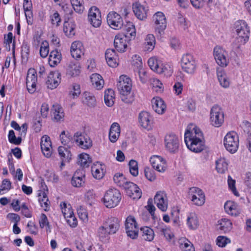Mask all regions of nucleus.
Here are the masks:
<instances>
[{
  "instance_id": "1",
  "label": "nucleus",
  "mask_w": 251,
  "mask_h": 251,
  "mask_svg": "<svg viewBox=\"0 0 251 251\" xmlns=\"http://www.w3.org/2000/svg\"><path fill=\"white\" fill-rule=\"evenodd\" d=\"M184 141L188 149L195 152L201 151L205 147L202 133L197 127L193 128L191 131H186Z\"/></svg>"
},
{
  "instance_id": "2",
  "label": "nucleus",
  "mask_w": 251,
  "mask_h": 251,
  "mask_svg": "<svg viewBox=\"0 0 251 251\" xmlns=\"http://www.w3.org/2000/svg\"><path fill=\"white\" fill-rule=\"evenodd\" d=\"M121 194L120 191L115 188L107 190L103 198L104 205L109 208L116 207L121 200Z\"/></svg>"
},
{
  "instance_id": "3",
  "label": "nucleus",
  "mask_w": 251,
  "mask_h": 251,
  "mask_svg": "<svg viewBox=\"0 0 251 251\" xmlns=\"http://www.w3.org/2000/svg\"><path fill=\"white\" fill-rule=\"evenodd\" d=\"M234 25L239 42L241 44H245L249 39L250 33L249 27L244 20L237 21Z\"/></svg>"
},
{
  "instance_id": "4",
  "label": "nucleus",
  "mask_w": 251,
  "mask_h": 251,
  "mask_svg": "<svg viewBox=\"0 0 251 251\" xmlns=\"http://www.w3.org/2000/svg\"><path fill=\"white\" fill-rule=\"evenodd\" d=\"M224 143L226 150L231 153H235L239 147V140L235 132H229L224 138Z\"/></svg>"
},
{
  "instance_id": "5",
  "label": "nucleus",
  "mask_w": 251,
  "mask_h": 251,
  "mask_svg": "<svg viewBox=\"0 0 251 251\" xmlns=\"http://www.w3.org/2000/svg\"><path fill=\"white\" fill-rule=\"evenodd\" d=\"M152 18L155 24L156 34L160 36L163 35L167 27V20L165 15L163 12L158 11L153 15Z\"/></svg>"
},
{
  "instance_id": "6",
  "label": "nucleus",
  "mask_w": 251,
  "mask_h": 251,
  "mask_svg": "<svg viewBox=\"0 0 251 251\" xmlns=\"http://www.w3.org/2000/svg\"><path fill=\"white\" fill-rule=\"evenodd\" d=\"M210 121L211 125L215 127H220L224 123V113L217 105H214L211 109Z\"/></svg>"
},
{
  "instance_id": "7",
  "label": "nucleus",
  "mask_w": 251,
  "mask_h": 251,
  "mask_svg": "<svg viewBox=\"0 0 251 251\" xmlns=\"http://www.w3.org/2000/svg\"><path fill=\"white\" fill-rule=\"evenodd\" d=\"M213 54L216 63L222 67H226L229 63L227 52L222 47L217 46L214 48Z\"/></svg>"
},
{
  "instance_id": "8",
  "label": "nucleus",
  "mask_w": 251,
  "mask_h": 251,
  "mask_svg": "<svg viewBox=\"0 0 251 251\" xmlns=\"http://www.w3.org/2000/svg\"><path fill=\"white\" fill-rule=\"evenodd\" d=\"M165 145L166 149L171 153L178 151L180 145L178 137L175 134H167L164 139Z\"/></svg>"
},
{
  "instance_id": "9",
  "label": "nucleus",
  "mask_w": 251,
  "mask_h": 251,
  "mask_svg": "<svg viewBox=\"0 0 251 251\" xmlns=\"http://www.w3.org/2000/svg\"><path fill=\"white\" fill-rule=\"evenodd\" d=\"M125 228L128 236L132 239L137 237L139 229L134 217L130 215L127 217L125 222Z\"/></svg>"
},
{
  "instance_id": "10",
  "label": "nucleus",
  "mask_w": 251,
  "mask_h": 251,
  "mask_svg": "<svg viewBox=\"0 0 251 251\" xmlns=\"http://www.w3.org/2000/svg\"><path fill=\"white\" fill-rule=\"evenodd\" d=\"M181 67L183 70L188 74H193L195 73L196 64L191 54L186 53L183 55L181 58Z\"/></svg>"
},
{
  "instance_id": "11",
  "label": "nucleus",
  "mask_w": 251,
  "mask_h": 251,
  "mask_svg": "<svg viewBox=\"0 0 251 251\" xmlns=\"http://www.w3.org/2000/svg\"><path fill=\"white\" fill-rule=\"evenodd\" d=\"M74 140L81 149H88L92 146V141L85 133L77 132L74 134Z\"/></svg>"
},
{
  "instance_id": "12",
  "label": "nucleus",
  "mask_w": 251,
  "mask_h": 251,
  "mask_svg": "<svg viewBox=\"0 0 251 251\" xmlns=\"http://www.w3.org/2000/svg\"><path fill=\"white\" fill-rule=\"evenodd\" d=\"M88 18L89 22L94 27H98L101 25V13L96 6H92L89 9Z\"/></svg>"
},
{
  "instance_id": "13",
  "label": "nucleus",
  "mask_w": 251,
  "mask_h": 251,
  "mask_svg": "<svg viewBox=\"0 0 251 251\" xmlns=\"http://www.w3.org/2000/svg\"><path fill=\"white\" fill-rule=\"evenodd\" d=\"M189 196L194 204L201 206L205 202V195L203 191L198 187H193L190 189Z\"/></svg>"
},
{
  "instance_id": "14",
  "label": "nucleus",
  "mask_w": 251,
  "mask_h": 251,
  "mask_svg": "<svg viewBox=\"0 0 251 251\" xmlns=\"http://www.w3.org/2000/svg\"><path fill=\"white\" fill-rule=\"evenodd\" d=\"M37 81V77L36 70L33 68L29 69L26 78V87L29 93L33 94L36 91Z\"/></svg>"
},
{
  "instance_id": "15",
  "label": "nucleus",
  "mask_w": 251,
  "mask_h": 251,
  "mask_svg": "<svg viewBox=\"0 0 251 251\" xmlns=\"http://www.w3.org/2000/svg\"><path fill=\"white\" fill-rule=\"evenodd\" d=\"M107 22L110 26L114 29L122 28L123 21L121 16L116 12H110L107 15Z\"/></svg>"
},
{
  "instance_id": "16",
  "label": "nucleus",
  "mask_w": 251,
  "mask_h": 251,
  "mask_svg": "<svg viewBox=\"0 0 251 251\" xmlns=\"http://www.w3.org/2000/svg\"><path fill=\"white\" fill-rule=\"evenodd\" d=\"M154 203L157 207L162 211H165L168 207V200L164 191H158L154 198Z\"/></svg>"
},
{
  "instance_id": "17",
  "label": "nucleus",
  "mask_w": 251,
  "mask_h": 251,
  "mask_svg": "<svg viewBox=\"0 0 251 251\" xmlns=\"http://www.w3.org/2000/svg\"><path fill=\"white\" fill-rule=\"evenodd\" d=\"M117 86L120 94L122 93H127L128 91L131 90V80L126 75H122L119 78Z\"/></svg>"
},
{
  "instance_id": "18",
  "label": "nucleus",
  "mask_w": 251,
  "mask_h": 251,
  "mask_svg": "<svg viewBox=\"0 0 251 251\" xmlns=\"http://www.w3.org/2000/svg\"><path fill=\"white\" fill-rule=\"evenodd\" d=\"M127 195L133 199H139L142 196V192L138 186L129 181L124 187Z\"/></svg>"
},
{
  "instance_id": "19",
  "label": "nucleus",
  "mask_w": 251,
  "mask_h": 251,
  "mask_svg": "<svg viewBox=\"0 0 251 251\" xmlns=\"http://www.w3.org/2000/svg\"><path fill=\"white\" fill-rule=\"evenodd\" d=\"M61 74L58 71H51L48 76L46 84L50 89L56 88L60 83Z\"/></svg>"
},
{
  "instance_id": "20",
  "label": "nucleus",
  "mask_w": 251,
  "mask_h": 251,
  "mask_svg": "<svg viewBox=\"0 0 251 251\" xmlns=\"http://www.w3.org/2000/svg\"><path fill=\"white\" fill-rule=\"evenodd\" d=\"M123 32L122 35L126 38L128 41L134 39L136 36V29L132 22H128L122 27Z\"/></svg>"
},
{
  "instance_id": "21",
  "label": "nucleus",
  "mask_w": 251,
  "mask_h": 251,
  "mask_svg": "<svg viewBox=\"0 0 251 251\" xmlns=\"http://www.w3.org/2000/svg\"><path fill=\"white\" fill-rule=\"evenodd\" d=\"M150 161L153 169L159 172H164L166 169V161L160 156L153 155L150 158Z\"/></svg>"
},
{
  "instance_id": "22",
  "label": "nucleus",
  "mask_w": 251,
  "mask_h": 251,
  "mask_svg": "<svg viewBox=\"0 0 251 251\" xmlns=\"http://www.w3.org/2000/svg\"><path fill=\"white\" fill-rule=\"evenodd\" d=\"M139 122L143 128L149 130L153 123L152 117L149 112L142 111L139 115Z\"/></svg>"
},
{
  "instance_id": "23",
  "label": "nucleus",
  "mask_w": 251,
  "mask_h": 251,
  "mask_svg": "<svg viewBox=\"0 0 251 251\" xmlns=\"http://www.w3.org/2000/svg\"><path fill=\"white\" fill-rule=\"evenodd\" d=\"M134 58L136 59L137 61L134 62V59L133 58V64L136 65L137 67H139L137 69V73L139 75L140 81L143 83H145L148 80V76L147 74V72L142 68V62L141 57L137 55H134Z\"/></svg>"
},
{
  "instance_id": "24",
  "label": "nucleus",
  "mask_w": 251,
  "mask_h": 251,
  "mask_svg": "<svg viewBox=\"0 0 251 251\" xmlns=\"http://www.w3.org/2000/svg\"><path fill=\"white\" fill-rule=\"evenodd\" d=\"M133 11L136 17L140 20L147 18L148 9L139 2H135L132 5Z\"/></svg>"
},
{
  "instance_id": "25",
  "label": "nucleus",
  "mask_w": 251,
  "mask_h": 251,
  "mask_svg": "<svg viewBox=\"0 0 251 251\" xmlns=\"http://www.w3.org/2000/svg\"><path fill=\"white\" fill-rule=\"evenodd\" d=\"M103 225L111 234L115 233L120 227L119 221L115 217L108 218Z\"/></svg>"
},
{
  "instance_id": "26",
  "label": "nucleus",
  "mask_w": 251,
  "mask_h": 251,
  "mask_svg": "<svg viewBox=\"0 0 251 251\" xmlns=\"http://www.w3.org/2000/svg\"><path fill=\"white\" fill-rule=\"evenodd\" d=\"M126 41L127 39L125 38L121 34L116 35L114 39V45L115 49L120 52H124L127 48Z\"/></svg>"
},
{
  "instance_id": "27",
  "label": "nucleus",
  "mask_w": 251,
  "mask_h": 251,
  "mask_svg": "<svg viewBox=\"0 0 251 251\" xmlns=\"http://www.w3.org/2000/svg\"><path fill=\"white\" fill-rule=\"evenodd\" d=\"M83 47L80 41L74 42L71 47V53L74 58L78 59L83 54Z\"/></svg>"
},
{
  "instance_id": "28",
  "label": "nucleus",
  "mask_w": 251,
  "mask_h": 251,
  "mask_svg": "<svg viewBox=\"0 0 251 251\" xmlns=\"http://www.w3.org/2000/svg\"><path fill=\"white\" fill-rule=\"evenodd\" d=\"M151 103L152 108L156 113L162 114L165 111L166 105L160 98H153L151 100Z\"/></svg>"
},
{
  "instance_id": "29",
  "label": "nucleus",
  "mask_w": 251,
  "mask_h": 251,
  "mask_svg": "<svg viewBox=\"0 0 251 251\" xmlns=\"http://www.w3.org/2000/svg\"><path fill=\"white\" fill-rule=\"evenodd\" d=\"M224 208L226 212L232 216L236 217L240 213L238 205L233 201H227L224 205Z\"/></svg>"
},
{
  "instance_id": "30",
  "label": "nucleus",
  "mask_w": 251,
  "mask_h": 251,
  "mask_svg": "<svg viewBox=\"0 0 251 251\" xmlns=\"http://www.w3.org/2000/svg\"><path fill=\"white\" fill-rule=\"evenodd\" d=\"M105 59L107 64L111 67H116L118 65L117 56L114 49H108L105 53Z\"/></svg>"
},
{
  "instance_id": "31",
  "label": "nucleus",
  "mask_w": 251,
  "mask_h": 251,
  "mask_svg": "<svg viewBox=\"0 0 251 251\" xmlns=\"http://www.w3.org/2000/svg\"><path fill=\"white\" fill-rule=\"evenodd\" d=\"M80 68L77 62H70L67 66L66 75L72 77L77 76L80 73Z\"/></svg>"
},
{
  "instance_id": "32",
  "label": "nucleus",
  "mask_w": 251,
  "mask_h": 251,
  "mask_svg": "<svg viewBox=\"0 0 251 251\" xmlns=\"http://www.w3.org/2000/svg\"><path fill=\"white\" fill-rule=\"evenodd\" d=\"M52 120L59 122L63 120L64 114L62 108L58 104H53L51 109Z\"/></svg>"
},
{
  "instance_id": "33",
  "label": "nucleus",
  "mask_w": 251,
  "mask_h": 251,
  "mask_svg": "<svg viewBox=\"0 0 251 251\" xmlns=\"http://www.w3.org/2000/svg\"><path fill=\"white\" fill-rule=\"evenodd\" d=\"M64 208H62V212L65 217L69 218L67 220L68 224L72 227H75L77 225V219L74 217L73 212L68 208V212H66L67 204L65 202L63 203Z\"/></svg>"
},
{
  "instance_id": "34",
  "label": "nucleus",
  "mask_w": 251,
  "mask_h": 251,
  "mask_svg": "<svg viewBox=\"0 0 251 251\" xmlns=\"http://www.w3.org/2000/svg\"><path fill=\"white\" fill-rule=\"evenodd\" d=\"M120 134V127L119 125L117 123H114L111 126L109 138L111 142H115L119 138Z\"/></svg>"
},
{
  "instance_id": "35",
  "label": "nucleus",
  "mask_w": 251,
  "mask_h": 251,
  "mask_svg": "<svg viewBox=\"0 0 251 251\" xmlns=\"http://www.w3.org/2000/svg\"><path fill=\"white\" fill-rule=\"evenodd\" d=\"M72 184L75 187H80L84 183V176L80 171H76L72 178Z\"/></svg>"
},
{
  "instance_id": "36",
  "label": "nucleus",
  "mask_w": 251,
  "mask_h": 251,
  "mask_svg": "<svg viewBox=\"0 0 251 251\" xmlns=\"http://www.w3.org/2000/svg\"><path fill=\"white\" fill-rule=\"evenodd\" d=\"M82 102L89 107H93L96 105V100L94 94L89 92H85L83 94Z\"/></svg>"
},
{
  "instance_id": "37",
  "label": "nucleus",
  "mask_w": 251,
  "mask_h": 251,
  "mask_svg": "<svg viewBox=\"0 0 251 251\" xmlns=\"http://www.w3.org/2000/svg\"><path fill=\"white\" fill-rule=\"evenodd\" d=\"M75 25L74 22L66 21L63 25V31L65 35L72 37L75 34Z\"/></svg>"
},
{
  "instance_id": "38",
  "label": "nucleus",
  "mask_w": 251,
  "mask_h": 251,
  "mask_svg": "<svg viewBox=\"0 0 251 251\" xmlns=\"http://www.w3.org/2000/svg\"><path fill=\"white\" fill-rule=\"evenodd\" d=\"M61 54L57 50L51 51L49 57V64L51 67H54L60 62Z\"/></svg>"
},
{
  "instance_id": "39",
  "label": "nucleus",
  "mask_w": 251,
  "mask_h": 251,
  "mask_svg": "<svg viewBox=\"0 0 251 251\" xmlns=\"http://www.w3.org/2000/svg\"><path fill=\"white\" fill-rule=\"evenodd\" d=\"M90 79L92 85L97 90H100L103 88L104 80L100 75L93 74L91 75Z\"/></svg>"
},
{
  "instance_id": "40",
  "label": "nucleus",
  "mask_w": 251,
  "mask_h": 251,
  "mask_svg": "<svg viewBox=\"0 0 251 251\" xmlns=\"http://www.w3.org/2000/svg\"><path fill=\"white\" fill-rule=\"evenodd\" d=\"M217 75L221 86L225 88L229 87L230 81L226 73L223 70L218 71Z\"/></svg>"
},
{
  "instance_id": "41",
  "label": "nucleus",
  "mask_w": 251,
  "mask_h": 251,
  "mask_svg": "<svg viewBox=\"0 0 251 251\" xmlns=\"http://www.w3.org/2000/svg\"><path fill=\"white\" fill-rule=\"evenodd\" d=\"M232 223L226 218H223L218 221V229L224 233L229 232L232 228Z\"/></svg>"
},
{
  "instance_id": "42",
  "label": "nucleus",
  "mask_w": 251,
  "mask_h": 251,
  "mask_svg": "<svg viewBox=\"0 0 251 251\" xmlns=\"http://www.w3.org/2000/svg\"><path fill=\"white\" fill-rule=\"evenodd\" d=\"M143 238L148 241H151L154 236L153 230L148 226H145L140 228Z\"/></svg>"
},
{
  "instance_id": "43",
  "label": "nucleus",
  "mask_w": 251,
  "mask_h": 251,
  "mask_svg": "<svg viewBox=\"0 0 251 251\" xmlns=\"http://www.w3.org/2000/svg\"><path fill=\"white\" fill-rule=\"evenodd\" d=\"M115 99L114 91L111 89H108L105 91L104 100L106 105L109 107L112 106L114 104Z\"/></svg>"
},
{
  "instance_id": "44",
  "label": "nucleus",
  "mask_w": 251,
  "mask_h": 251,
  "mask_svg": "<svg viewBox=\"0 0 251 251\" xmlns=\"http://www.w3.org/2000/svg\"><path fill=\"white\" fill-rule=\"evenodd\" d=\"M98 234L100 240L102 242L106 243L108 241L109 235L111 233L103 225L99 228Z\"/></svg>"
},
{
  "instance_id": "45",
  "label": "nucleus",
  "mask_w": 251,
  "mask_h": 251,
  "mask_svg": "<svg viewBox=\"0 0 251 251\" xmlns=\"http://www.w3.org/2000/svg\"><path fill=\"white\" fill-rule=\"evenodd\" d=\"M216 168L218 172L223 174L227 170L228 163L225 158H220L216 162Z\"/></svg>"
},
{
  "instance_id": "46",
  "label": "nucleus",
  "mask_w": 251,
  "mask_h": 251,
  "mask_svg": "<svg viewBox=\"0 0 251 251\" xmlns=\"http://www.w3.org/2000/svg\"><path fill=\"white\" fill-rule=\"evenodd\" d=\"M173 72L172 67L168 64H160L157 73L164 74L167 77L172 75Z\"/></svg>"
},
{
  "instance_id": "47",
  "label": "nucleus",
  "mask_w": 251,
  "mask_h": 251,
  "mask_svg": "<svg viewBox=\"0 0 251 251\" xmlns=\"http://www.w3.org/2000/svg\"><path fill=\"white\" fill-rule=\"evenodd\" d=\"M145 49L146 50L151 51L154 48L155 44V37L153 34H148L145 39Z\"/></svg>"
},
{
  "instance_id": "48",
  "label": "nucleus",
  "mask_w": 251,
  "mask_h": 251,
  "mask_svg": "<svg viewBox=\"0 0 251 251\" xmlns=\"http://www.w3.org/2000/svg\"><path fill=\"white\" fill-rule=\"evenodd\" d=\"M179 243V247L182 251H195L193 244L187 239L184 238L180 239Z\"/></svg>"
},
{
  "instance_id": "49",
  "label": "nucleus",
  "mask_w": 251,
  "mask_h": 251,
  "mask_svg": "<svg viewBox=\"0 0 251 251\" xmlns=\"http://www.w3.org/2000/svg\"><path fill=\"white\" fill-rule=\"evenodd\" d=\"M114 182L119 186L125 187L129 182L122 174L117 173L113 176Z\"/></svg>"
},
{
  "instance_id": "50",
  "label": "nucleus",
  "mask_w": 251,
  "mask_h": 251,
  "mask_svg": "<svg viewBox=\"0 0 251 251\" xmlns=\"http://www.w3.org/2000/svg\"><path fill=\"white\" fill-rule=\"evenodd\" d=\"M187 224L191 229H196L199 226V221L197 216L195 213L190 214L187 219Z\"/></svg>"
},
{
  "instance_id": "51",
  "label": "nucleus",
  "mask_w": 251,
  "mask_h": 251,
  "mask_svg": "<svg viewBox=\"0 0 251 251\" xmlns=\"http://www.w3.org/2000/svg\"><path fill=\"white\" fill-rule=\"evenodd\" d=\"M58 151L60 157L63 160L69 162L71 159V151L66 148L60 146L58 148Z\"/></svg>"
},
{
  "instance_id": "52",
  "label": "nucleus",
  "mask_w": 251,
  "mask_h": 251,
  "mask_svg": "<svg viewBox=\"0 0 251 251\" xmlns=\"http://www.w3.org/2000/svg\"><path fill=\"white\" fill-rule=\"evenodd\" d=\"M92 160L89 154L85 153L79 155L78 162L83 167H88L91 163Z\"/></svg>"
},
{
  "instance_id": "53",
  "label": "nucleus",
  "mask_w": 251,
  "mask_h": 251,
  "mask_svg": "<svg viewBox=\"0 0 251 251\" xmlns=\"http://www.w3.org/2000/svg\"><path fill=\"white\" fill-rule=\"evenodd\" d=\"M70 1L72 6L76 12L81 14L83 12L84 7L83 5V0H70Z\"/></svg>"
},
{
  "instance_id": "54",
  "label": "nucleus",
  "mask_w": 251,
  "mask_h": 251,
  "mask_svg": "<svg viewBox=\"0 0 251 251\" xmlns=\"http://www.w3.org/2000/svg\"><path fill=\"white\" fill-rule=\"evenodd\" d=\"M39 225L41 228L46 227L47 231L50 232L51 227L50 225L47 216L44 213H42L39 220Z\"/></svg>"
},
{
  "instance_id": "55",
  "label": "nucleus",
  "mask_w": 251,
  "mask_h": 251,
  "mask_svg": "<svg viewBox=\"0 0 251 251\" xmlns=\"http://www.w3.org/2000/svg\"><path fill=\"white\" fill-rule=\"evenodd\" d=\"M120 95L121 100L126 103L131 104L134 100V94L131 91H128L127 93H120Z\"/></svg>"
},
{
  "instance_id": "56",
  "label": "nucleus",
  "mask_w": 251,
  "mask_h": 251,
  "mask_svg": "<svg viewBox=\"0 0 251 251\" xmlns=\"http://www.w3.org/2000/svg\"><path fill=\"white\" fill-rule=\"evenodd\" d=\"M91 171L93 176L96 179H101L104 176L103 170L101 166L94 165L91 167Z\"/></svg>"
},
{
  "instance_id": "57",
  "label": "nucleus",
  "mask_w": 251,
  "mask_h": 251,
  "mask_svg": "<svg viewBox=\"0 0 251 251\" xmlns=\"http://www.w3.org/2000/svg\"><path fill=\"white\" fill-rule=\"evenodd\" d=\"M129 169L130 174L134 176L138 175V162L135 160H131L128 163Z\"/></svg>"
},
{
  "instance_id": "58",
  "label": "nucleus",
  "mask_w": 251,
  "mask_h": 251,
  "mask_svg": "<svg viewBox=\"0 0 251 251\" xmlns=\"http://www.w3.org/2000/svg\"><path fill=\"white\" fill-rule=\"evenodd\" d=\"M8 141L10 143L16 145H19L22 142V138L21 137L16 138L15 135V132L13 130H9L8 135Z\"/></svg>"
},
{
  "instance_id": "59",
  "label": "nucleus",
  "mask_w": 251,
  "mask_h": 251,
  "mask_svg": "<svg viewBox=\"0 0 251 251\" xmlns=\"http://www.w3.org/2000/svg\"><path fill=\"white\" fill-rule=\"evenodd\" d=\"M193 6L197 9L203 7L205 4L212 3V0H190Z\"/></svg>"
},
{
  "instance_id": "60",
  "label": "nucleus",
  "mask_w": 251,
  "mask_h": 251,
  "mask_svg": "<svg viewBox=\"0 0 251 251\" xmlns=\"http://www.w3.org/2000/svg\"><path fill=\"white\" fill-rule=\"evenodd\" d=\"M61 143L64 145L69 146L70 144H72V137L69 133L65 134V131H63L60 135Z\"/></svg>"
},
{
  "instance_id": "61",
  "label": "nucleus",
  "mask_w": 251,
  "mask_h": 251,
  "mask_svg": "<svg viewBox=\"0 0 251 251\" xmlns=\"http://www.w3.org/2000/svg\"><path fill=\"white\" fill-rule=\"evenodd\" d=\"M41 193L39 194V202L41 206L44 208L45 211H47L48 207L49 206V199L47 197V193L43 192L42 193V198H41Z\"/></svg>"
},
{
  "instance_id": "62",
  "label": "nucleus",
  "mask_w": 251,
  "mask_h": 251,
  "mask_svg": "<svg viewBox=\"0 0 251 251\" xmlns=\"http://www.w3.org/2000/svg\"><path fill=\"white\" fill-rule=\"evenodd\" d=\"M49 44L47 42H42L40 49V54L43 58H45L47 56L49 52Z\"/></svg>"
},
{
  "instance_id": "63",
  "label": "nucleus",
  "mask_w": 251,
  "mask_h": 251,
  "mask_svg": "<svg viewBox=\"0 0 251 251\" xmlns=\"http://www.w3.org/2000/svg\"><path fill=\"white\" fill-rule=\"evenodd\" d=\"M148 65L150 68L154 72H157L160 64L157 62V60L153 58H150L148 61Z\"/></svg>"
},
{
  "instance_id": "64",
  "label": "nucleus",
  "mask_w": 251,
  "mask_h": 251,
  "mask_svg": "<svg viewBox=\"0 0 251 251\" xmlns=\"http://www.w3.org/2000/svg\"><path fill=\"white\" fill-rule=\"evenodd\" d=\"M227 182L229 189L232 191L235 196H239V193L237 191L235 187V180L233 179L230 176H228Z\"/></svg>"
}]
</instances>
